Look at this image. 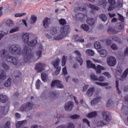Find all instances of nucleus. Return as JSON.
Wrapping results in <instances>:
<instances>
[{
	"mask_svg": "<svg viewBox=\"0 0 128 128\" xmlns=\"http://www.w3.org/2000/svg\"><path fill=\"white\" fill-rule=\"evenodd\" d=\"M8 51L11 54L20 56V54H23L24 57V60L25 62H28L34 56V54L32 52V49L28 46H25L22 52L20 45L12 44L9 47Z\"/></svg>",
	"mask_w": 128,
	"mask_h": 128,
	"instance_id": "nucleus-1",
	"label": "nucleus"
},
{
	"mask_svg": "<svg viewBox=\"0 0 128 128\" xmlns=\"http://www.w3.org/2000/svg\"><path fill=\"white\" fill-rule=\"evenodd\" d=\"M76 20L81 22H84L86 20V23L89 24V26H94V20L93 18H90L88 17V15L84 14L82 13H78L76 14L74 16Z\"/></svg>",
	"mask_w": 128,
	"mask_h": 128,
	"instance_id": "nucleus-2",
	"label": "nucleus"
},
{
	"mask_svg": "<svg viewBox=\"0 0 128 128\" xmlns=\"http://www.w3.org/2000/svg\"><path fill=\"white\" fill-rule=\"evenodd\" d=\"M60 34L56 37L54 36L53 38L54 40H62L65 36H66L70 34V26L65 25L62 26L60 30Z\"/></svg>",
	"mask_w": 128,
	"mask_h": 128,
	"instance_id": "nucleus-3",
	"label": "nucleus"
},
{
	"mask_svg": "<svg viewBox=\"0 0 128 128\" xmlns=\"http://www.w3.org/2000/svg\"><path fill=\"white\" fill-rule=\"evenodd\" d=\"M34 104L30 102H27L26 104H23L20 108L21 112H28L30 110H32Z\"/></svg>",
	"mask_w": 128,
	"mask_h": 128,
	"instance_id": "nucleus-4",
	"label": "nucleus"
},
{
	"mask_svg": "<svg viewBox=\"0 0 128 128\" xmlns=\"http://www.w3.org/2000/svg\"><path fill=\"white\" fill-rule=\"evenodd\" d=\"M50 86L52 88H54V86H56L58 88H64V86L62 84L60 80H58L52 81L50 84Z\"/></svg>",
	"mask_w": 128,
	"mask_h": 128,
	"instance_id": "nucleus-5",
	"label": "nucleus"
},
{
	"mask_svg": "<svg viewBox=\"0 0 128 128\" xmlns=\"http://www.w3.org/2000/svg\"><path fill=\"white\" fill-rule=\"evenodd\" d=\"M107 64L109 66H114L116 64V60L112 56H108L107 58Z\"/></svg>",
	"mask_w": 128,
	"mask_h": 128,
	"instance_id": "nucleus-6",
	"label": "nucleus"
},
{
	"mask_svg": "<svg viewBox=\"0 0 128 128\" xmlns=\"http://www.w3.org/2000/svg\"><path fill=\"white\" fill-rule=\"evenodd\" d=\"M102 115L104 120L106 122H110L112 120V116L109 112L104 111L102 112Z\"/></svg>",
	"mask_w": 128,
	"mask_h": 128,
	"instance_id": "nucleus-7",
	"label": "nucleus"
},
{
	"mask_svg": "<svg viewBox=\"0 0 128 128\" xmlns=\"http://www.w3.org/2000/svg\"><path fill=\"white\" fill-rule=\"evenodd\" d=\"M8 96H6L3 94L0 95V102H2L4 104L6 102H8ZM0 108L2 109V112H4V110H6V106H0Z\"/></svg>",
	"mask_w": 128,
	"mask_h": 128,
	"instance_id": "nucleus-8",
	"label": "nucleus"
},
{
	"mask_svg": "<svg viewBox=\"0 0 128 128\" xmlns=\"http://www.w3.org/2000/svg\"><path fill=\"white\" fill-rule=\"evenodd\" d=\"M74 54L77 56L76 57V61L79 62L80 66H82V64H84V60H82V54H80V52L78 50L74 51Z\"/></svg>",
	"mask_w": 128,
	"mask_h": 128,
	"instance_id": "nucleus-9",
	"label": "nucleus"
},
{
	"mask_svg": "<svg viewBox=\"0 0 128 128\" xmlns=\"http://www.w3.org/2000/svg\"><path fill=\"white\" fill-rule=\"evenodd\" d=\"M45 66L46 64H44L39 62L35 66V70L37 72H42L44 70Z\"/></svg>",
	"mask_w": 128,
	"mask_h": 128,
	"instance_id": "nucleus-10",
	"label": "nucleus"
},
{
	"mask_svg": "<svg viewBox=\"0 0 128 128\" xmlns=\"http://www.w3.org/2000/svg\"><path fill=\"white\" fill-rule=\"evenodd\" d=\"M72 108H74V103L70 101L68 102L64 106L66 110L68 112H70L72 110Z\"/></svg>",
	"mask_w": 128,
	"mask_h": 128,
	"instance_id": "nucleus-11",
	"label": "nucleus"
},
{
	"mask_svg": "<svg viewBox=\"0 0 128 128\" xmlns=\"http://www.w3.org/2000/svg\"><path fill=\"white\" fill-rule=\"evenodd\" d=\"M6 60L7 62H12V64H14L15 66H16V64H18V60H16V59L14 58V57L9 56H7Z\"/></svg>",
	"mask_w": 128,
	"mask_h": 128,
	"instance_id": "nucleus-12",
	"label": "nucleus"
},
{
	"mask_svg": "<svg viewBox=\"0 0 128 128\" xmlns=\"http://www.w3.org/2000/svg\"><path fill=\"white\" fill-rule=\"evenodd\" d=\"M88 6L90 8H92V10H90L92 14H96V12L94 10H100V8H98V6L92 5V4H88Z\"/></svg>",
	"mask_w": 128,
	"mask_h": 128,
	"instance_id": "nucleus-13",
	"label": "nucleus"
},
{
	"mask_svg": "<svg viewBox=\"0 0 128 128\" xmlns=\"http://www.w3.org/2000/svg\"><path fill=\"white\" fill-rule=\"evenodd\" d=\"M108 3L110 6H108V10L110 12L114 8V6H116V0H108Z\"/></svg>",
	"mask_w": 128,
	"mask_h": 128,
	"instance_id": "nucleus-14",
	"label": "nucleus"
},
{
	"mask_svg": "<svg viewBox=\"0 0 128 128\" xmlns=\"http://www.w3.org/2000/svg\"><path fill=\"white\" fill-rule=\"evenodd\" d=\"M60 59L58 58L55 60H52L51 62L54 68H56L58 66V64H60Z\"/></svg>",
	"mask_w": 128,
	"mask_h": 128,
	"instance_id": "nucleus-15",
	"label": "nucleus"
},
{
	"mask_svg": "<svg viewBox=\"0 0 128 128\" xmlns=\"http://www.w3.org/2000/svg\"><path fill=\"white\" fill-rule=\"evenodd\" d=\"M28 122L26 120H23L22 121H19L16 124V128H20L22 126H24V124Z\"/></svg>",
	"mask_w": 128,
	"mask_h": 128,
	"instance_id": "nucleus-16",
	"label": "nucleus"
},
{
	"mask_svg": "<svg viewBox=\"0 0 128 128\" xmlns=\"http://www.w3.org/2000/svg\"><path fill=\"white\" fill-rule=\"evenodd\" d=\"M22 40L24 44H28L30 40V35L28 33L24 34L22 36Z\"/></svg>",
	"mask_w": 128,
	"mask_h": 128,
	"instance_id": "nucleus-17",
	"label": "nucleus"
},
{
	"mask_svg": "<svg viewBox=\"0 0 128 128\" xmlns=\"http://www.w3.org/2000/svg\"><path fill=\"white\" fill-rule=\"evenodd\" d=\"M94 90H96V88L94 87H92L91 88L88 90L86 92V94L88 96H91L94 94Z\"/></svg>",
	"mask_w": 128,
	"mask_h": 128,
	"instance_id": "nucleus-18",
	"label": "nucleus"
},
{
	"mask_svg": "<svg viewBox=\"0 0 128 128\" xmlns=\"http://www.w3.org/2000/svg\"><path fill=\"white\" fill-rule=\"evenodd\" d=\"M108 33L110 34H118V31L114 29V28H112V27H110L108 29Z\"/></svg>",
	"mask_w": 128,
	"mask_h": 128,
	"instance_id": "nucleus-19",
	"label": "nucleus"
},
{
	"mask_svg": "<svg viewBox=\"0 0 128 128\" xmlns=\"http://www.w3.org/2000/svg\"><path fill=\"white\" fill-rule=\"evenodd\" d=\"M98 116V112L96 111L92 112L87 114V118H96Z\"/></svg>",
	"mask_w": 128,
	"mask_h": 128,
	"instance_id": "nucleus-20",
	"label": "nucleus"
},
{
	"mask_svg": "<svg viewBox=\"0 0 128 128\" xmlns=\"http://www.w3.org/2000/svg\"><path fill=\"white\" fill-rule=\"evenodd\" d=\"M94 70H95L97 74H101L102 73V70H104L106 68H104L100 65H98L97 66H96V68H93Z\"/></svg>",
	"mask_w": 128,
	"mask_h": 128,
	"instance_id": "nucleus-21",
	"label": "nucleus"
},
{
	"mask_svg": "<svg viewBox=\"0 0 128 128\" xmlns=\"http://www.w3.org/2000/svg\"><path fill=\"white\" fill-rule=\"evenodd\" d=\"M100 100H102V97L100 96L96 97V98L93 99L91 101L90 104L92 106H94L96 104H98V102H100Z\"/></svg>",
	"mask_w": 128,
	"mask_h": 128,
	"instance_id": "nucleus-22",
	"label": "nucleus"
},
{
	"mask_svg": "<svg viewBox=\"0 0 128 128\" xmlns=\"http://www.w3.org/2000/svg\"><path fill=\"white\" fill-rule=\"evenodd\" d=\"M86 67L88 68H96V64H92L90 60H88L86 61Z\"/></svg>",
	"mask_w": 128,
	"mask_h": 128,
	"instance_id": "nucleus-23",
	"label": "nucleus"
},
{
	"mask_svg": "<svg viewBox=\"0 0 128 128\" xmlns=\"http://www.w3.org/2000/svg\"><path fill=\"white\" fill-rule=\"evenodd\" d=\"M6 26H10V28L14 26V21L10 19H8L6 22Z\"/></svg>",
	"mask_w": 128,
	"mask_h": 128,
	"instance_id": "nucleus-24",
	"label": "nucleus"
},
{
	"mask_svg": "<svg viewBox=\"0 0 128 128\" xmlns=\"http://www.w3.org/2000/svg\"><path fill=\"white\" fill-rule=\"evenodd\" d=\"M48 18L46 17L44 20L42 22L43 26L45 28H48V24H50V23L48 22Z\"/></svg>",
	"mask_w": 128,
	"mask_h": 128,
	"instance_id": "nucleus-25",
	"label": "nucleus"
},
{
	"mask_svg": "<svg viewBox=\"0 0 128 128\" xmlns=\"http://www.w3.org/2000/svg\"><path fill=\"white\" fill-rule=\"evenodd\" d=\"M86 54L88 56H94V51L90 49H87L86 50Z\"/></svg>",
	"mask_w": 128,
	"mask_h": 128,
	"instance_id": "nucleus-26",
	"label": "nucleus"
},
{
	"mask_svg": "<svg viewBox=\"0 0 128 128\" xmlns=\"http://www.w3.org/2000/svg\"><path fill=\"white\" fill-rule=\"evenodd\" d=\"M102 58H104L108 56V52L106 50H101L98 51Z\"/></svg>",
	"mask_w": 128,
	"mask_h": 128,
	"instance_id": "nucleus-27",
	"label": "nucleus"
},
{
	"mask_svg": "<svg viewBox=\"0 0 128 128\" xmlns=\"http://www.w3.org/2000/svg\"><path fill=\"white\" fill-rule=\"evenodd\" d=\"M86 10V6H85L84 8L75 7L74 10V12H78V10H80L81 12H84Z\"/></svg>",
	"mask_w": 128,
	"mask_h": 128,
	"instance_id": "nucleus-28",
	"label": "nucleus"
},
{
	"mask_svg": "<svg viewBox=\"0 0 128 128\" xmlns=\"http://www.w3.org/2000/svg\"><path fill=\"white\" fill-rule=\"evenodd\" d=\"M36 44H38V39L33 40L29 42H28V46H34L36 45Z\"/></svg>",
	"mask_w": 128,
	"mask_h": 128,
	"instance_id": "nucleus-29",
	"label": "nucleus"
},
{
	"mask_svg": "<svg viewBox=\"0 0 128 128\" xmlns=\"http://www.w3.org/2000/svg\"><path fill=\"white\" fill-rule=\"evenodd\" d=\"M50 34L54 36L58 34V30L56 28H52L50 31Z\"/></svg>",
	"mask_w": 128,
	"mask_h": 128,
	"instance_id": "nucleus-30",
	"label": "nucleus"
},
{
	"mask_svg": "<svg viewBox=\"0 0 128 128\" xmlns=\"http://www.w3.org/2000/svg\"><path fill=\"white\" fill-rule=\"evenodd\" d=\"M128 68L124 72L123 74L121 76V78H120V80H124V78H126V76H128Z\"/></svg>",
	"mask_w": 128,
	"mask_h": 128,
	"instance_id": "nucleus-31",
	"label": "nucleus"
},
{
	"mask_svg": "<svg viewBox=\"0 0 128 128\" xmlns=\"http://www.w3.org/2000/svg\"><path fill=\"white\" fill-rule=\"evenodd\" d=\"M124 26V23L123 22L117 23L116 24V28H117L118 30H123Z\"/></svg>",
	"mask_w": 128,
	"mask_h": 128,
	"instance_id": "nucleus-32",
	"label": "nucleus"
},
{
	"mask_svg": "<svg viewBox=\"0 0 128 128\" xmlns=\"http://www.w3.org/2000/svg\"><path fill=\"white\" fill-rule=\"evenodd\" d=\"M1 34H0V40L4 36H6L8 32V30H4L1 31Z\"/></svg>",
	"mask_w": 128,
	"mask_h": 128,
	"instance_id": "nucleus-33",
	"label": "nucleus"
},
{
	"mask_svg": "<svg viewBox=\"0 0 128 128\" xmlns=\"http://www.w3.org/2000/svg\"><path fill=\"white\" fill-rule=\"evenodd\" d=\"M6 74L4 70H2L0 74V79L6 80Z\"/></svg>",
	"mask_w": 128,
	"mask_h": 128,
	"instance_id": "nucleus-34",
	"label": "nucleus"
},
{
	"mask_svg": "<svg viewBox=\"0 0 128 128\" xmlns=\"http://www.w3.org/2000/svg\"><path fill=\"white\" fill-rule=\"evenodd\" d=\"M122 74V67H118L116 70V76H120Z\"/></svg>",
	"mask_w": 128,
	"mask_h": 128,
	"instance_id": "nucleus-35",
	"label": "nucleus"
},
{
	"mask_svg": "<svg viewBox=\"0 0 128 128\" xmlns=\"http://www.w3.org/2000/svg\"><path fill=\"white\" fill-rule=\"evenodd\" d=\"M81 30H84L85 32H88L90 30V27L86 24H82L80 26Z\"/></svg>",
	"mask_w": 128,
	"mask_h": 128,
	"instance_id": "nucleus-36",
	"label": "nucleus"
},
{
	"mask_svg": "<svg viewBox=\"0 0 128 128\" xmlns=\"http://www.w3.org/2000/svg\"><path fill=\"white\" fill-rule=\"evenodd\" d=\"M11 84H12V78H9L8 80L5 82L4 86H6V88H8V86H10Z\"/></svg>",
	"mask_w": 128,
	"mask_h": 128,
	"instance_id": "nucleus-37",
	"label": "nucleus"
},
{
	"mask_svg": "<svg viewBox=\"0 0 128 128\" xmlns=\"http://www.w3.org/2000/svg\"><path fill=\"white\" fill-rule=\"evenodd\" d=\"M100 18L102 20V22H106V20H108V16H106V15L104 14H100Z\"/></svg>",
	"mask_w": 128,
	"mask_h": 128,
	"instance_id": "nucleus-38",
	"label": "nucleus"
},
{
	"mask_svg": "<svg viewBox=\"0 0 128 128\" xmlns=\"http://www.w3.org/2000/svg\"><path fill=\"white\" fill-rule=\"evenodd\" d=\"M66 60H68V57L66 56H64L62 59V66H66Z\"/></svg>",
	"mask_w": 128,
	"mask_h": 128,
	"instance_id": "nucleus-39",
	"label": "nucleus"
},
{
	"mask_svg": "<svg viewBox=\"0 0 128 128\" xmlns=\"http://www.w3.org/2000/svg\"><path fill=\"white\" fill-rule=\"evenodd\" d=\"M31 24H35L38 20V18L34 15H32L31 16Z\"/></svg>",
	"mask_w": 128,
	"mask_h": 128,
	"instance_id": "nucleus-40",
	"label": "nucleus"
},
{
	"mask_svg": "<svg viewBox=\"0 0 128 128\" xmlns=\"http://www.w3.org/2000/svg\"><path fill=\"white\" fill-rule=\"evenodd\" d=\"M42 82H40V80H38L36 82V87L37 90H40V84Z\"/></svg>",
	"mask_w": 128,
	"mask_h": 128,
	"instance_id": "nucleus-41",
	"label": "nucleus"
},
{
	"mask_svg": "<svg viewBox=\"0 0 128 128\" xmlns=\"http://www.w3.org/2000/svg\"><path fill=\"white\" fill-rule=\"evenodd\" d=\"M14 74H17V75H14V77L16 78H20V80L22 78V74L20 72H16Z\"/></svg>",
	"mask_w": 128,
	"mask_h": 128,
	"instance_id": "nucleus-42",
	"label": "nucleus"
},
{
	"mask_svg": "<svg viewBox=\"0 0 128 128\" xmlns=\"http://www.w3.org/2000/svg\"><path fill=\"white\" fill-rule=\"evenodd\" d=\"M41 78L44 82H46V74L43 72L42 74L41 75Z\"/></svg>",
	"mask_w": 128,
	"mask_h": 128,
	"instance_id": "nucleus-43",
	"label": "nucleus"
},
{
	"mask_svg": "<svg viewBox=\"0 0 128 128\" xmlns=\"http://www.w3.org/2000/svg\"><path fill=\"white\" fill-rule=\"evenodd\" d=\"M0 56L6 58V50H2L0 51Z\"/></svg>",
	"mask_w": 128,
	"mask_h": 128,
	"instance_id": "nucleus-44",
	"label": "nucleus"
},
{
	"mask_svg": "<svg viewBox=\"0 0 128 128\" xmlns=\"http://www.w3.org/2000/svg\"><path fill=\"white\" fill-rule=\"evenodd\" d=\"M66 24V20L65 19L61 18L59 20V24L60 26H65Z\"/></svg>",
	"mask_w": 128,
	"mask_h": 128,
	"instance_id": "nucleus-45",
	"label": "nucleus"
},
{
	"mask_svg": "<svg viewBox=\"0 0 128 128\" xmlns=\"http://www.w3.org/2000/svg\"><path fill=\"white\" fill-rule=\"evenodd\" d=\"M94 48H95L96 50H98L102 48V45H100V42H96L94 44Z\"/></svg>",
	"mask_w": 128,
	"mask_h": 128,
	"instance_id": "nucleus-46",
	"label": "nucleus"
},
{
	"mask_svg": "<svg viewBox=\"0 0 128 128\" xmlns=\"http://www.w3.org/2000/svg\"><path fill=\"white\" fill-rule=\"evenodd\" d=\"M95 84H98V86H108V83L106 82H96Z\"/></svg>",
	"mask_w": 128,
	"mask_h": 128,
	"instance_id": "nucleus-47",
	"label": "nucleus"
},
{
	"mask_svg": "<svg viewBox=\"0 0 128 128\" xmlns=\"http://www.w3.org/2000/svg\"><path fill=\"white\" fill-rule=\"evenodd\" d=\"M26 15V13L24 12L22 14L16 13L15 14V18H22V16H24Z\"/></svg>",
	"mask_w": 128,
	"mask_h": 128,
	"instance_id": "nucleus-48",
	"label": "nucleus"
},
{
	"mask_svg": "<svg viewBox=\"0 0 128 128\" xmlns=\"http://www.w3.org/2000/svg\"><path fill=\"white\" fill-rule=\"evenodd\" d=\"M116 88L117 93L120 94H121L122 92H120V88H118V80H116Z\"/></svg>",
	"mask_w": 128,
	"mask_h": 128,
	"instance_id": "nucleus-49",
	"label": "nucleus"
},
{
	"mask_svg": "<svg viewBox=\"0 0 128 128\" xmlns=\"http://www.w3.org/2000/svg\"><path fill=\"white\" fill-rule=\"evenodd\" d=\"M65 126L66 128H74V124L72 122H69Z\"/></svg>",
	"mask_w": 128,
	"mask_h": 128,
	"instance_id": "nucleus-50",
	"label": "nucleus"
},
{
	"mask_svg": "<svg viewBox=\"0 0 128 128\" xmlns=\"http://www.w3.org/2000/svg\"><path fill=\"white\" fill-rule=\"evenodd\" d=\"M2 68H4V70H10V66L6 64V63L4 62L2 63Z\"/></svg>",
	"mask_w": 128,
	"mask_h": 128,
	"instance_id": "nucleus-51",
	"label": "nucleus"
},
{
	"mask_svg": "<svg viewBox=\"0 0 128 128\" xmlns=\"http://www.w3.org/2000/svg\"><path fill=\"white\" fill-rule=\"evenodd\" d=\"M54 68L56 69V70L55 74H56V76L60 74V70H62V68L60 66H58Z\"/></svg>",
	"mask_w": 128,
	"mask_h": 128,
	"instance_id": "nucleus-52",
	"label": "nucleus"
},
{
	"mask_svg": "<svg viewBox=\"0 0 128 128\" xmlns=\"http://www.w3.org/2000/svg\"><path fill=\"white\" fill-rule=\"evenodd\" d=\"M90 78L92 80H98V76H96V74H90Z\"/></svg>",
	"mask_w": 128,
	"mask_h": 128,
	"instance_id": "nucleus-53",
	"label": "nucleus"
},
{
	"mask_svg": "<svg viewBox=\"0 0 128 128\" xmlns=\"http://www.w3.org/2000/svg\"><path fill=\"white\" fill-rule=\"evenodd\" d=\"M18 31V27H15L12 28L10 32V34H14V32H16Z\"/></svg>",
	"mask_w": 128,
	"mask_h": 128,
	"instance_id": "nucleus-54",
	"label": "nucleus"
},
{
	"mask_svg": "<svg viewBox=\"0 0 128 128\" xmlns=\"http://www.w3.org/2000/svg\"><path fill=\"white\" fill-rule=\"evenodd\" d=\"M114 104V102L112 100H109L106 104V106L107 108H110L111 106H112Z\"/></svg>",
	"mask_w": 128,
	"mask_h": 128,
	"instance_id": "nucleus-55",
	"label": "nucleus"
},
{
	"mask_svg": "<svg viewBox=\"0 0 128 128\" xmlns=\"http://www.w3.org/2000/svg\"><path fill=\"white\" fill-rule=\"evenodd\" d=\"M112 40H114L115 42H120V40L118 37L116 36H113L112 37Z\"/></svg>",
	"mask_w": 128,
	"mask_h": 128,
	"instance_id": "nucleus-56",
	"label": "nucleus"
},
{
	"mask_svg": "<svg viewBox=\"0 0 128 128\" xmlns=\"http://www.w3.org/2000/svg\"><path fill=\"white\" fill-rule=\"evenodd\" d=\"M80 116L79 115H78L76 114L72 115L70 116V118H72V120H76V118H80Z\"/></svg>",
	"mask_w": 128,
	"mask_h": 128,
	"instance_id": "nucleus-57",
	"label": "nucleus"
},
{
	"mask_svg": "<svg viewBox=\"0 0 128 128\" xmlns=\"http://www.w3.org/2000/svg\"><path fill=\"white\" fill-rule=\"evenodd\" d=\"M98 126H104V122L103 120L98 121L97 122Z\"/></svg>",
	"mask_w": 128,
	"mask_h": 128,
	"instance_id": "nucleus-58",
	"label": "nucleus"
},
{
	"mask_svg": "<svg viewBox=\"0 0 128 128\" xmlns=\"http://www.w3.org/2000/svg\"><path fill=\"white\" fill-rule=\"evenodd\" d=\"M118 20H120V22H124V16L120 14Z\"/></svg>",
	"mask_w": 128,
	"mask_h": 128,
	"instance_id": "nucleus-59",
	"label": "nucleus"
},
{
	"mask_svg": "<svg viewBox=\"0 0 128 128\" xmlns=\"http://www.w3.org/2000/svg\"><path fill=\"white\" fill-rule=\"evenodd\" d=\"M42 50H38L36 52V56H38V58H40V56H42Z\"/></svg>",
	"mask_w": 128,
	"mask_h": 128,
	"instance_id": "nucleus-60",
	"label": "nucleus"
},
{
	"mask_svg": "<svg viewBox=\"0 0 128 128\" xmlns=\"http://www.w3.org/2000/svg\"><path fill=\"white\" fill-rule=\"evenodd\" d=\"M10 121H7L5 124L4 128H10Z\"/></svg>",
	"mask_w": 128,
	"mask_h": 128,
	"instance_id": "nucleus-61",
	"label": "nucleus"
},
{
	"mask_svg": "<svg viewBox=\"0 0 128 128\" xmlns=\"http://www.w3.org/2000/svg\"><path fill=\"white\" fill-rule=\"evenodd\" d=\"M110 48L113 50H118V46L115 44H112L111 45Z\"/></svg>",
	"mask_w": 128,
	"mask_h": 128,
	"instance_id": "nucleus-62",
	"label": "nucleus"
},
{
	"mask_svg": "<svg viewBox=\"0 0 128 128\" xmlns=\"http://www.w3.org/2000/svg\"><path fill=\"white\" fill-rule=\"evenodd\" d=\"M62 74L64 76H66L68 74V70H66V67H64L62 68Z\"/></svg>",
	"mask_w": 128,
	"mask_h": 128,
	"instance_id": "nucleus-63",
	"label": "nucleus"
},
{
	"mask_svg": "<svg viewBox=\"0 0 128 128\" xmlns=\"http://www.w3.org/2000/svg\"><path fill=\"white\" fill-rule=\"evenodd\" d=\"M82 122H83L86 124H88V126H90V121H88V120L86 118H84L82 120Z\"/></svg>",
	"mask_w": 128,
	"mask_h": 128,
	"instance_id": "nucleus-64",
	"label": "nucleus"
}]
</instances>
